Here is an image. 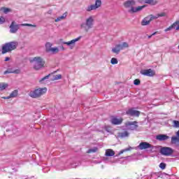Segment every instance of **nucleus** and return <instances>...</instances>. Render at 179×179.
Returning <instances> with one entry per match:
<instances>
[{
	"instance_id": "obj_1",
	"label": "nucleus",
	"mask_w": 179,
	"mask_h": 179,
	"mask_svg": "<svg viewBox=\"0 0 179 179\" xmlns=\"http://www.w3.org/2000/svg\"><path fill=\"white\" fill-rule=\"evenodd\" d=\"M135 5H136V1L135 0H127L123 3V6L126 9H129V13H139L146 8V5L137 6H135Z\"/></svg>"
},
{
	"instance_id": "obj_2",
	"label": "nucleus",
	"mask_w": 179,
	"mask_h": 179,
	"mask_svg": "<svg viewBox=\"0 0 179 179\" xmlns=\"http://www.w3.org/2000/svg\"><path fill=\"white\" fill-rule=\"evenodd\" d=\"M94 22V15H90L85 18V22H83L80 24V29H81V30H84L85 33H87L91 29H93Z\"/></svg>"
},
{
	"instance_id": "obj_3",
	"label": "nucleus",
	"mask_w": 179,
	"mask_h": 179,
	"mask_svg": "<svg viewBox=\"0 0 179 179\" xmlns=\"http://www.w3.org/2000/svg\"><path fill=\"white\" fill-rule=\"evenodd\" d=\"M30 62L35 71H40L43 68H45V60L41 57H35L30 59Z\"/></svg>"
},
{
	"instance_id": "obj_4",
	"label": "nucleus",
	"mask_w": 179,
	"mask_h": 179,
	"mask_svg": "<svg viewBox=\"0 0 179 179\" xmlns=\"http://www.w3.org/2000/svg\"><path fill=\"white\" fill-rule=\"evenodd\" d=\"M17 45H19V43L16 41L9 42L3 44L1 47V53L6 54V52H10V51L16 50V48H17Z\"/></svg>"
},
{
	"instance_id": "obj_5",
	"label": "nucleus",
	"mask_w": 179,
	"mask_h": 179,
	"mask_svg": "<svg viewBox=\"0 0 179 179\" xmlns=\"http://www.w3.org/2000/svg\"><path fill=\"white\" fill-rule=\"evenodd\" d=\"M45 93H47V87L36 88L30 91L29 96L32 97V99H38V97H41Z\"/></svg>"
},
{
	"instance_id": "obj_6",
	"label": "nucleus",
	"mask_w": 179,
	"mask_h": 179,
	"mask_svg": "<svg viewBox=\"0 0 179 179\" xmlns=\"http://www.w3.org/2000/svg\"><path fill=\"white\" fill-rule=\"evenodd\" d=\"M103 6V1L101 0H95L94 4H91L87 6L85 8L86 12H92V10H97V9H100Z\"/></svg>"
},
{
	"instance_id": "obj_7",
	"label": "nucleus",
	"mask_w": 179,
	"mask_h": 179,
	"mask_svg": "<svg viewBox=\"0 0 179 179\" xmlns=\"http://www.w3.org/2000/svg\"><path fill=\"white\" fill-rule=\"evenodd\" d=\"M80 38H82V37L79 36L78 38L72 39L71 41H69L67 42H63V44H65L66 45H67V47H69L70 50H73L76 45V43H78V41H79Z\"/></svg>"
},
{
	"instance_id": "obj_8",
	"label": "nucleus",
	"mask_w": 179,
	"mask_h": 179,
	"mask_svg": "<svg viewBox=\"0 0 179 179\" xmlns=\"http://www.w3.org/2000/svg\"><path fill=\"white\" fill-rule=\"evenodd\" d=\"M152 20H155L153 15H149L141 20V26H149Z\"/></svg>"
},
{
	"instance_id": "obj_9",
	"label": "nucleus",
	"mask_w": 179,
	"mask_h": 179,
	"mask_svg": "<svg viewBox=\"0 0 179 179\" xmlns=\"http://www.w3.org/2000/svg\"><path fill=\"white\" fill-rule=\"evenodd\" d=\"M138 122H128L126 123L127 129H129L130 131H134L138 128Z\"/></svg>"
},
{
	"instance_id": "obj_10",
	"label": "nucleus",
	"mask_w": 179,
	"mask_h": 179,
	"mask_svg": "<svg viewBox=\"0 0 179 179\" xmlns=\"http://www.w3.org/2000/svg\"><path fill=\"white\" fill-rule=\"evenodd\" d=\"M141 73L145 76H155L156 75V72L150 69L141 70Z\"/></svg>"
},
{
	"instance_id": "obj_11",
	"label": "nucleus",
	"mask_w": 179,
	"mask_h": 179,
	"mask_svg": "<svg viewBox=\"0 0 179 179\" xmlns=\"http://www.w3.org/2000/svg\"><path fill=\"white\" fill-rule=\"evenodd\" d=\"M17 30H19V24H17L16 22L13 21L10 25V33H17Z\"/></svg>"
},
{
	"instance_id": "obj_12",
	"label": "nucleus",
	"mask_w": 179,
	"mask_h": 179,
	"mask_svg": "<svg viewBox=\"0 0 179 179\" xmlns=\"http://www.w3.org/2000/svg\"><path fill=\"white\" fill-rule=\"evenodd\" d=\"M7 73H20V69H16L15 67H11L8 69L6 71L3 72V75H7Z\"/></svg>"
},
{
	"instance_id": "obj_13",
	"label": "nucleus",
	"mask_w": 179,
	"mask_h": 179,
	"mask_svg": "<svg viewBox=\"0 0 179 179\" xmlns=\"http://www.w3.org/2000/svg\"><path fill=\"white\" fill-rule=\"evenodd\" d=\"M161 153L164 156H170L173 153V149L170 148H162L161 149Z\"/></svg>"
},
{
	"instance_id": "obj_14",
	"label": "nucleus",
	"mask_w": 179,
	"mask_h": 179,
	"mask_svg": "<svg viewBox=\"0 0 179 179\" xmlns=\"http://www.w3.org/2000/svg\"><path fill=\"white\" fill-rule=\"evenodd\" d=\"M127 114H128V115H132L133 117H139L141 112L134 108H131L127 111Z\"/></svg>"
},
{
	"instance_id": "obj_15",
	"label": "nucleus",
	"mask_w": 179,
	"mask_h": 179,
	"mask_svg": "<svg viewBox=\"0 0 179 179\" xmlns=\"http://www.w3.org/2000/svg\"><path fill=\"white\" fill-rule=\"evenodd\" d=\"M68 17V13L65 12L62 15L58 16L55 19V23H59V22H62V20H65L66 17Z\"/></svg>"
},
{
	"instance_id": "obj_16",
	"label": "nucleus",
	"mask_w": 179,
	"mask_h": 179,
	"mask_svg": "<svg viewBox=\"0 0 179 179\" xmlns=\"http://www.w3.org/2000/svg\"><path fill=\"white\" fill-rule=\"evenodd\" d=\"M138 148L141 150H143V149H149L150 148H152V145L149 143L143 142L139 144Z\"/></svg>"
},
{
	"instance_id": "obj_17",
	"label": "nucleus",
	"mask_w": 179,
	"mask_h": 179,
	"mask_svg": "<svg viewBox=\"0 0 179 179\" xmlns=\"http://www.w3.org/2000/svg\"><path fill=\"white\" fill-rule=\"evenodd\" d=\"M141 2L143 3H148V5H151L152 6H155L159 3V1L157 0H141Z\"/></svg>"
},
{
	"instance_id": "obj_18",
	"label": "nucleus",
	"mask_w": 179,
	"mask_h": 179,
	"mask_svg": "<svg viewBox=\"0 0 179 179\" xmlns=\"http://www.w3.org/2000/svg\"><path fill=\"white\" fill-rule=\"evenodd\" d=\"M50 78H51V74H49V75L43 77V78H41L39 80V83L41 85H45V83H48V80H50Z\"/></svg>"
},
{
	"instance_id": "obj_19",
	"label": "nucleus",
	"mask_w": 179,
	"mask_h": 179,
	"mask_svg": "<svg viewBox=\"0 0 179 179\" xmlns=\"http://www.w3.org/2000/svg\"><path fill=\"white\" fill-rule=\"evenodd\" d=\"M122 122V118L121 117H113L111 119V123L113 125H120Z\"/></svg>"
},
{
	"instance_id": "obj_20",
	"label": "nucleus",
	"mask_w": 179,
	"mask_h": 179,
	"mask_svg": "<svg viewBox=\"0 0 179 179\" xmlns=\"http://www.w3.org/2000/svg\"><path fill=\"white\" fill-rule=\"evenodd\" d=\"M12 12V9L6 7H1L0 8V13H3L4 15H8V13H10Z\"/></svg>"
},
{
	"instance_id": "obj_21",
	"label": "nucleus",
	"mask_w": 179,
	"mask_h": 179,
	"mask_svg": "<svg viewBox=\"0 0 179 179\" xmlns=\"http://www.w3.org/2000/svg\"><path fill=\"white\" fill-rule=\"evenodd\" d=\"M169 136L165 135V134H159L158 136H157L156 139H157V141H167V139H169Z\"/></svg>"
},
{
	"instance_id": "obj_22",
	"label": "nucleus",
	"mask_w": 179,
	"mask_h": 179,
	"mask_svg": "<svg viewBox=\"0 0 179 179\" xmlns=\"http://www.w3.org/2000/svg\"><path fill=\"white\" fill-rule=\"evenodd\" d=\"M166 16H167V13L162 12V13L156 14L155 15H153V17H154V20H156V19H159V17H166Z\"/></svg>"
},
{
	"instance_id": "obj_23",
	"label": "nucleus",
	"mask_w": 179,
	"mask_h": 179,
	"mask_svg": "<svg viewBox=\"0 0 179 179\" xmlns=\"http://www.w3.org/2000/svg\"><path fill=\"white\" fill-rule=\"evenodd\" d=\"M45 48L46 52H50V51L52 48V44L51 43V42H47L45 44Z\"/></svg>"
},
{
	"instance_id": "obj_24",
	"label": "nucleus",
	"mask_w": 179,
	"mask_h": 179,
	"mask_svg": "<svg viewBox=\"0 0 179 179\" xmlns=\"http://www.w3.org/2000/svg\"><path fill=\"white\" fill-rule=\"evenodd\" d=\"M114 155H115V152L112 149H108L106 150L105 156L110 157L111 156H114Z\"/></svg>"
},
{
	"instance_id": "obj_25",
	"label": "nucleus",
	"mask_w": 179,
	"mask_h": 179,
	"mask_svg": "<svg viewBox=\"0 0 179 179\" xmlns=\"http://www.w3.org/2000/svg\"><path fill=\"white\" fill-rule=\"evenodd\" d=\"M117 136L119 138H128V136H129V133H128L127 131H124L123 132L119 133Z\"/></svg>"
},
{
	"instance_id": "obj_26",
	"label": "nucleus",
	"mask_w": 179,
	"mask_h": 179,
	"mask_svg": "<svg viewBox=\"0 0 179 179\" xmlns=\"http://www.w3.org/2000/svg\"><path fill=\"white\" fill-rule=\"evenodd\" d=\"M171 143L173 145H176V146H179V138L176 136H173L171 138Z\"/></svg>"
},
{
	"instance_id": "obj_27",
	"label": "nucleus",
	"mask_w": 179,
	"mask_h": 179,
	"mask_svg": "<svg viewBox=\"0 0 179 179\" xmlns=\"http://www.w3.org/2000/svg\"><path fill=\"white\" fill-rule=\"evenodd\" d=\"M50 78H50L51 80H59V79H62V75L61 74H57L55 76L51 75Z\"/></svg>"
},
{
	"instance_id": "obj_28",
	"label": "nucleus",
	"mask_w": 179,
	"mask_h": 179,
	"mask_svg": "<svg viewBox=\"0 0 179 179\" xmlns=\"http://www.w3.org/2000/svg\"><path fill=\"white\" fill-rule=\"evenodd\" d=\"M9 85L6 83H0V92L2 90H5V89L8 88Z\"/></svg>"
},
{
	"instance_id": "obj_29",
	"label": "nucleus",
	"mask_w": 179,
	"mask_h": 179,
	"mask_svg": "<svg viewBox=\"0 0 179 179\" xmlns=\"http://www.w3.org/2000/svg\"><path fill=\"white\" fill-rule=\"evenodd\" d=\"M120 51L121 50H120V48H118V46L117 45L112 48V52H113V54L118 55V54H120Z\"/></svg>"
},
{
	"instance_id": "obj_30",
	"label": "nucleus",
	"mask_w": 179,
	"mask_h": 179,
	"mask_svg": "<svg viewBox=\"0 0 179 179\" xmlns=\"http://www.w3.org/2000/svg\"><path fill=\"white\" fill-rule=\"evenodd\" d=\"M50 52L52 54H58V52H59V48H58V47L52 48V49H50Z\"/></svg>"
},
{
	"instance_id": "obj_31",
	"label": "nucleus",
	"mask_w": 179,
	"mask_h": 179,
	"mask_svg": "<svg viewBox=\"0 0 179 179\" xmlns=\"http://www.w3.org/2000/svg\"><path fill=\"white\" fill-rule=\"evenodd\" d=\"M110 64H112V65H117V64H118V59L115 57H113L110 59Z\"/></svg>"
},
{
	"instance_id": "obj_32",
	"label": "nucleus",
	"mask_w": 179,
	"mask_h": 179,
	"mask_svg": "<svg viewBox=\"0 0 179 179\" xmlns=\"http://www.w3.org/2000/svg\"><path fill=\"white\" fill-rule=\"evenodd\" d=\"M10 97L11 99H13L15 97H17V90H14L10 94Z\"/></svg>"
},
{
	"instance_id": "obj_33",
	"label": "nucleus",
	"mask_w": 179,
	"mask_h": 179,
	"mask_svg": "<svg viewBox=\"0 0 179 179\" xmlns=\"http://www.w3.org/2000/svg\"><path fill=\"white\" fill-rule=\"evenodd\" d=\"M173 128H179V121L178 120H173L172 122Z\"/></svg>"
},
{
	"instance_id": "obj_34",
	"label": "nucleus",
	"mask_w": 179,
	"mask_h": 179,
	"mask_svg": "<svg viewBox=\"0 0 179 179\" xmlns=\"http://www.w3.org/2000/svg\"><path fill=\"white\" fill-rule=\"evenodd\" d=\"M5 23H6V18L2 15H0V24H3Z\"/></svg>"
},
{
	"instance_id": "obj_35",
	"label": "nucleus",
	"mask_w": 179,
	"mask_h": 179,
	"mask_svg": "<svg viewBox=\"0 0 179 179\" xmlns=\"http://www.w3.org/2000/svg\"><path fill=\"white\" fill-rule=\"evenodd\" d=\"M122 45V47L123 48V50H125V48H129V44L127 42H123L120 43Z\"/></svg>"
},
{
	"instance_id": "obj_36",
	"label": "nucleus",
	"mask_w": 179,
	"mask_h": 179,
	"mask_svg": "<svg viewBox=\"0 0 179 179\" xmlns=\"http://www.w3.org/2000/svg\"><path fill=\"white\" fill-rule=\"evenodd\" d=\"M173 29H174V28H173V24H171L169 27L166 28V29H164V31H165V33H167V32H169V31H171V30H173Z\"/></svg>"
},
{
	"instance_id": "obj_37",
	"label": "nucleus",
	"mask_w": 179,
	"mask_h": 179,
	"mask_svg": "<svg viewBox=\"0 0 179 179\" xmlns=\"http://www.w3.org/2000/svg\"><path fill=\"white\" fill-rule=\"evenodd\" d=\"M129 150H132V148L131 147H129L128 148H126L124 150H122L120 152L119 155H122V153H124V152H128Z\"/></svg>"
},
{
	"instance_id": "obj_38",
	"label": "nucleus",
	"mask_w": 179,
	"mask_h": 179,
	"mask_svg": "<svg viewBox=\"0 0 179 179\" xmlns=\"http://www.w3.org/2000/svg\"><path fill=\"white\" fill-rule=\"evenodd\" d=\"M21 26H28V27H37V25L31 24H22Z\"/></svg>"
},
{
	"instance_id": "obj_39",
	"label": "nucleus",
	"mask_w": 179,
	"mask_h": 179,
	"mask_svg": "<svg viewBox=\"0 0 179 179\" xmlns=\"http://www.w3.org/2000/svg\"><path fill=\"white\" fill-rule=\"evenodd\" d=\"M134 85H135L136 86L141 85V80H139V79L134 80Z\"/></svg>"
},
{
	"instance_id": "obj_40",
	"label": "nucleus",
	"mask_w": 179,
	"mask_h": 179,
	"mask_svg": "<svg viewBox=\"0 0 179 179\" xmlns=\"http://www.w3.org/2000/svg\"><path fill=\"white\" fill-rule=\"evenodd\" d=\"M97 152V148H94L88 150V153H94Z\"/></svg>"
},
{
	"instance_id": "obj_41",
	"label": "nucleus",
	"mask_w": 179,
	"mask_h": 179,
	"mask_svg": "<svg viewBox=\"0 0 179 179\" xmlns=\"http://www.w3.org/2000/svg\"><path fill=\"white\" fill-rule=\"evenodd\" d=\"M106 131V132H110V127L109 126H105L104 129L102 130V132H104Z\"/></svg>"
},
{
	"instance_id": "obj_42",
	"label": "nucleus",
	"mask_w": 179,
	"mask_h": 179,
	"mask_svg": "<svg viewBox=\"0 0 179 179\" xmlns=\"http://www.w3.org/2000/svg\"><path fill=\"white\" fill-rule=\"evenodd\" d=\"M159 167L162 169V170H164V169H166V164L164 163H161L159 164Z\"/></svg>"
},
{
	"instance_id": "obj_43",
	"label": "nucleus",
	"mask_w": 179,
	"mask_h": 179,
	"mask_svg": "<svg viewBox=\"0 0 179 179\" xmlns=\"http://www.w3.org/2000/svg\"><path fill=\"white\" fill-rule=\"evenodd\" d=\"M117 46L118 47L119 50L121 51L122 50H124V48H122V45L120 44H117Z\"/></svg>"
},
{
	"instance_id": "obj_44",
	"label": "nucleus",
	"mask_w": 179,
	"mask_h": 179,
	"mask_svg": "<svg viewBox=\"0 0 179 179\" xmlns=\"http://www.w3.org/2000/svg\"><path fill=\"white\" fill-rule=\"evenodd\" d=\"M2 99H3L4 100H8L10 98V96L9 95L8 96H3Z\"/></svg>"
},
{
	"instance_id": "obj_45",
	"label": "nucleus",
	"mask_w": 179,
	"mask_h": 179,
	"mask_svg": "<svg viewBox=\"0 0 179 179\" xmlns=\"http://www.w3.org/2000/svg\"><path fill=\"white\" fill-rule=\"evenodd\" d=\"M176 136L178 137V138H179V130L177 131V133H176Z\"/></svg>"
},
{
	"instance_id": "obj_46",
	"label": "nucleus",
	"mask_w": 179,
	"mask_h": 179,
	"mask_svg": "<svg viewBox=\"0 0 179 179\" xmlns=\"http://www.w3.org/2000/svg\"><path fill=\"white\" fill-rule=\"evenodd\" d=\"M9 59H10L9 57H6L5 58V61H9Z\"/></svg>"
},
{
	"instance_id": "obj_47",
	"label": "nucleus",
	"mask_w": 179,
	"mask_h": 179,
	"mask_svg": "<svg viewBox=\"0 0 179 179\" xmlns=\"http://www.w3.org/2000/svg\"><path fill=\"white\" fill-rule=\"evenodd\" d=\"M155 34H156V33L152 34V36H155Z\"/></svg>"
},
{
	"instance_id": "obj_48",
	"label": "nucleus",
	"mask_w": 179,
	"mask_h": 179,
	"mask_svg": "<svg viewBox=\"0 0 179 179\" xmlns=\"http://www.w3.org/2000/svg\"><path fill=\"white\" fill-rule=\"evenodd\" d=\"M49 13H51V11H49Z\"/></svg>"
},
{
	"instance_id": "obj_49",
	"label": "nucleus",
	"mask_w": 179,
	"mask_h": 179,
	"mask_svg": "<svg viewBox=\"0 0 179 179\" xmlns=\"http://www.w3.org/2000/svg\"><path fill=\"white\" fill-rule=\"evenodd\" d=\"M0 51H1V49H0Z\"/></svg>"
}]
</instances>
